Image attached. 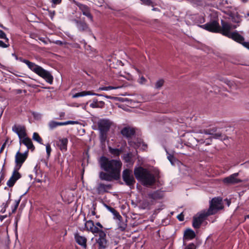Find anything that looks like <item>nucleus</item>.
<instances>
[{"mask_svg": "<svg viewBox=\"0 0 249 249\" xmlns=\"http://www.w3.org/2000/svg\"><path fill=\"white\" fill-rule=\"evenodd\" d=\"M99 163L102 169L114 175L115 179L119 178L121 167V163L119 160H109L106 157L102 156L100 158Z\"/></svg>", "mask_w": 249, "mask_h": 249, "instance_id": "f257e3e1", "label": "nucleus"}, {"mask_svg": "<svg viewBox=\"0 0 249 249\" xmlns=\"http://www.w3.org/2000/svg\"><path fill=\"white\" fill-rule=\"evenodd\" d=\"M17 60L25 63L31 71L42 77L49 84L51 85L53 84V77L50 71L44 69L42 67L36 65L35 63L23 59L21 57H18Z\"/></svg>", "mask_w": 249, "mask_h": 249, "instance_id": "f03ea898", "label": "nucleus"}, {"mask_svg": "<svg viewBox=\"0 0 249 249\" xmlns=\"http://www.w3.org/2000/svg\"><path fill=\"white\" fill-rule=\"evenodd\" d=\"M134 174L136 179L144 186H151L156 182L154 175L150 171L142 167L135 168Z\"/></svg>", "mask_w": 249, "mask_h": 249, "instance_id": "7ed1b4c3", "label": "nucleus"}, {"mask_svg": "<svg viewBox=\"0 0 249 249\" xmlns=\"http://www.w3.org/2000/svg\"><path fill=\"white\" fill-rule=\"evenodd\" d=\"M111 124V122L108 119H103L98 122L97 124L100 131V140L101 142H105L107 139V132Z\"/></svg>", "mask_w": 249, "mask_h": 249, "instance_id": "20e7f679", "label": "nucleus"}, {"mask_svg": "<svg viewBox=\"0 0 249 249\" xmlns=\"http://www.w3.org/2000/svg\"><path fill=\"white\" fill-rule=\"evenodd\" d=\"M223 208L222 199L220 197L213 198L210 202L208 209L205 210L210 215L216 213L218 210Z\"/></svg>", "mask_w": 249, "mask_h": 249, "instance_id": "39448f33", "label": "nucleus"}, {"mask_svg": "<svg viewBox=\"0 0 249 249\" xmlns=\"http://www.w3.org/2000/svg\"><path fill=\"white\" fill-rule=\"evenodd\" d=\"M209 136H211L213 139H219L221 141L225 140L226 136L221 133H215V131L213 129H206L204 130L203 132H201L200 135L198 136L197 138H194L193 139L197 141V139H204L207 138Z\"/></svg>", "mask_w": 249, "mask_h": 249, "instance_id": "423d86ee", "label": "nucleus"}, {"mask_svg": "<svg viewBox=\"0 0 249 249\" xmlns=\"http://www.w3.org/2000/svg\"><path fill=\"white\" fill-rule=\"evenodd\" d=\"M210 215L205 211L203 210L194 216L193 219V227L195 229H198L202 222L206 219L207 217Z\"/></svg>", "mask_w": 249, "mask_h": 249, "instance_id": "0eeeda50", "label": "nucleus"}, {"mask_svg": "<svg viewBox=\"0 0 249 249\" xmlns=\"http://www.w3.org/2000/svg\"><path fill=\"white\" fill-rule=\"evenodd\" d=\"M123 179L125 184L132 188L134 186L135 180L133 177L132 171L129 169H125L123 172Z\"/></svg>", "mask_w": 249, "mask_h": 249, "instance_id": "6e6552de", "label": "nucleus"}, {"mask_svg": "<svg viewBox=\"0 0 249 249\" xmlns=\"http://www.w3.org/2000/svg\"><path fill=\"white\" fill-rule=\"evenodd\" d=\"M199 27L207 31L214 33H218L220 30V26L216 20L211 21L205 24L200 25Z\"/></svg>", "mask_w": 249, "mask_h": 249, "instance_id": "1a4fd4ad", "label": "nucleus"}, {"mask_svg": "<svg viewBox=\"0 0 249 249\" xmlns=\"http://www.w3.org/2000/svg\"><path fill=\"white\" fill-rule=\"evenodd\" d=\"M28 152V150L23 153H20L19 151L17 152L15 156L16 165L14 168L19 170L27 158Z\"/></svg>", "mask_w": 249, "mask_h": 249, "instance_id": "9d476101", "label": "nucleus"}, {"mask_svg": "<svg viewBox=\"0 0 249 249\" xmlns=\"http://www.w3.org/2000/svg\"><path fill=\"white\" fill-rule=\"evenodd\" d=\"M228 37L241 44L244 47L249 50V41H244V37L240 35L237 31L232 32Z\"/></svg>", "mask_w": 249, "mask_h": 249, "instance_id": "9b49d317", "label": "nucleus"}, {"mask_svg": "<svg viewBox=\"0 0 249 249\" xmlns=\"http://www.w3.org/2000/svg\"><path fill=\"white\" fill-rule=\"evenodd\" d=\"M222 28L220 27V30L218 33H221L225 36L229 37L230 35L232 33L231 31L232 28H236L237 26H233L232 27L231 25L223 20H221Z\"/></svg>", "mask_w": 249, "mask_h": 249, "instance_id": "f8f14e48", "label": "nucleus"}, {"mask_svg": "<svg viewBox=\"0 0 249 249\" xmlns=\"http://www.w3.org/2000/svg\"><path fill=\"white\" fill-rule=\"evenodd\" d=\"M76 5L81 11L83 15L87 17L91 21H93V16L90 13V8L89 6L79 2L76 3Z\"/></svg>", "mask_w": 249, "mask_h": 249, "instance_id": "ddd939ff", "label": "nucleus"}, {"mask_svg": "<svg viewBox=\"0 0 249 249\" xmlns=\"http://www.w3.org/2000/svg\"><path fill=\"white\" fill-rule=\"evenodd\" d=\"M239 176V173H235L231 174L230 176L224 178L223 180L225 184H234L242 182L240 179L237 178L236 177Z\"/></svg>", "mask_w": 249, "mask_h": 249, "instance_id": "4468645a", "label": "nucleus"}, {"mask_svg": "<svg viewBox=\"0 0 249 249\" xmlns=\"http://www.w3.org/2000/svg\"><path fill=\"white\" fill-rule=\"evenodd\" d=\"M18 170L16 168L14 169L11 177L7 182V185L9 187H13L16 182L21 177V175L18 172Z\"/></svg>", "mask_w": 249, "mask_h": 249, "instance_id": "2eb2a0df", "label": "nucleus"}, {"mask_svg": "<svg viewBox=\"0 0 249 249\" xmlns=\"http://www.w3.org/2000/svg\"><path fill=\"white\" fill-rule=\"evenodd\" d=\"M99 233V238L97 240V242L99 244L100 248L105 249L107 246V241L106 240V233L101 230Z\"/></svg>", "mask_w": 249, "mask_h": 249, "instance_id": "dca6fc26", "label": "nucleus"}, {"mask_svg": "<svg viewBox=\"0 0 249 249\" xmlns=\"http://www.w3.org/2000/svg\"><path fill=\"white\" fill-rule=\"evenodd\" d=\"M112 185L110 184H104L103 183H99L96 187V191L98 194H103L105 193L108 192V190L111 189Z\"/></svg>", "mask_w": 249, "mask_h": 249, "instance_id": "f3484780", "label": "nucleus"}, {"mask_svg": "<svg viewBox=\"0 0 249 249\" xmlns=\"http://www.w3.org/2000/svg\"><path fill=\"white\" fill-rule=\"evenodd\" d=\"M74 236L76 242L84 249H86L87 247V238L85 236L80 235L78 232L74 233Z\"/></svg>", "mask_w": 249, "mask_h": 249, "instance_id": "a211bd4d", "label": "nucleus"}, {"mask_svg": "<svg viewBox=\"0 0 249 249\" xmlns=\"http://www.w3.org/2000/svg\"><path fill=\"white\" fill-rule=\"evenodd\" d=\"M85 227L88 231L92 233H98L101 231L94 225V222L91 220L85 222Z\"/></svg>", "mask_w": 249, "mask_h": 249, "instance_id": "6ab92c4d", "label": "nucleus"}, {"mask_svg": "<svg viewBox=\"0 0 249 249\" xmlns=\"http://www.w3.org/2000/svg\"><path fill=\"white\" fill-rule=\"evenodd\" d=\"M128 143L130 146H133L135 148H140L142 150H145L147 148V145L141 140H137L136 141H128Z\"/></svg>", "mask_w": 249, "mask_h": 249, "instance_id": "aec40b11", "label": "nucleus"}, {"mask_svg": "<svg viewBox=\"0 0 249 249\" xmlns=\"http://www.w3.org/2000/svg\"><path fill=\"white\" fill-rule=\"evenodd\" d=\"M12 130L18 135L19 139L25 135V128L23 126L15 124L12 127Z\"/></svg>", "mask_w": 249, "mask_h": 249, "instance_id": "412c9836", "label": "nucleus"}, {"mask_svg": "<svg viewBox=\"0 0 249 249\" xmlns=\"http://www.w3.org/2000/svg\"><path fill=\"white\" fill-rule=\"evenodd\" d=\"M86 95H95L97 96H103L102 94L94 93L91 91H83L75 93L72 95V98H76L79 97H83Z\"/></svg>", "mask_w": 249, "mask_h": 249, "instance_id": "4be33fe9", "label": "nucleus"}, {"mask_svg": "<svg viewBox=\"0 0 249 249\" xmlns=\"http://www.w3.org/2000/svg\"><path fill=\"white\" fill-rule=\"evenodd\" d=\"M68 143V139L67 138H63L59 140L57 145L62 152H65L67 150Z\"/></svg>", "mask_w": 249, "mask_h": 249, "instance_id": "5701e85b", "label": "nucleus"}, {"mask_svg": "<svg viewBox=\"0 0 249 249\" xmlns=\"http://www.w3.org/2000/svg\"><path fill=\"white\" fill-rule=\"evenodd\" d=\"M195 236L196 233L195 231L190 229H188L184 232L183 240L184 241L192 240Z\"/></svg>", "mask_w": 249, "mask_h": 249, "instance_id": "b1692460", "label": "nucleus"}, {"mask_svg": "<svg viewBox=\"0 0 249 249\" xmlns=\"http://www.w3.org/2000/svg\"><path fill=\"white\" fill-rule=\"evenodd\" d=\"M99 178L102 180L111 181L113 179H115L114 175L110 173H106L103 172H100L99 173Z\"/></svg>", "mask_w": 249, "mask_h": 249, "instance_id": "393cba45", "label": "nucleus"}, {"mask_svg": "<svg viewBox=\"0 0 249 249\" xmlns=\"http://www.w3.org/2000/svg\"><path fill=\"white\" fill-rule=\"evenodd\" d=\"M135 131L133 129L129 127H124L121 130V134L124 137L129 138L135 134Z\"/></svg>", "mask_w": 249, "mask_h": 249, "instance_id": "a878e982", "label": "nucleus"}, {"mask_svg": "<svg viewBox=\"0 0 249 249\" xmlns=\"http://www.w3.org/2000/svg\"><path fill=\"white\" fill-rule=\"evenodd\" d=\"M217 7L219 9L225 12V10L230 6L227 0H218L217 1Z\"/></svg>", "mask_w": 249, "mask_h": 249, "instance_id": "bb28decb", "label": "nucleus"}, {"mask_svg": "<svg viewBox=\"0 0 249 249\" xmlns=\"http://www.w3.org/2000/svg\"><path fill=\"white\" fill-rule=\"evenodd\" d=\"M191 19H192L196 24H201L205 22L204 17L203 15H193L191 17Z\"/></svg>", "mask_w": 249, "mask_h": 249, "instance_id": "cd10ccee", "label": "nucleus"}, {"mask_svg": "<svg viewBox=\"0 0 249 249\" xmlns=\"http://www.w3.org/2000/svg\"><path fill=\"white\" fill-rule=\"evenodd\" d=\"M105 207L109 211L110 213H111L113 215V218L117 220H120L123 219L121 215L119 214V213L113 208L108 206L107 204H105Z\"/></svg>", "mask_w": 249, "mask_h": 249, "instance_id": "c85d7f7f", "label": "nucleus"}, {"mask_svg": "<svg viewBox=\"0 0 249 249\" xmlns=\"http://www.w3.org/2000/svg\"><path fill=\"white\" fill-rule=\"evenodd\" d=\"M22 142L26 146L28 149H31L32 150H34L35 147L30 138L24 137L22 141Z\"/></svg>", "mask_w": 249, "mask_h": 249, "instance_id": "c756f323", "label": "nucleus"}, {"mask_svg": "<svg viewBox=\"0 0 249 249\" xmlns=\"http://www.w3.org/2000/svg\"><path fill=\"white\" fill-rule=\"evenodd\" d=\"M77 28L80 32L90 31L88 25L84 21H81L78 24Z\"/></svg>", "mask_w": 249, "mask_h": 249, "instance_id": "7c9ffc66", "label": "nucleus"}, {"mask_svg": "<svg viewBox=\"0 0 249 249\" xmlns=\"http://www.w3.org/2000/svg\"><path fill=\"white\" fill-rule=\"evenodd\" d=\"M105 103L103 101H98V100L97 99H94L93 100L92 103H91L89 106L90 107L94 108H98V107H102L104 105Z\"/></svg>", "mask_w": 249, "mask_h": 249, "instance_id": "2f4dec72", "label": "nucleus"}, {"mask_svg": "<svg viewBox=\"0 0 249 249\" xmlns=\"http://www.w3.org/2000/svg\"><path fill=\"white\" fill-rule=\"evenodd\" d=\"M230 17L233 22L238 23L242 21V17L238 13L231 14Z\"/></svg>", "mask_w": 249, "mask_h": 249, "instance_id": "473e14b6", "label": "nucleus"}, {"mask_svg": "<svg viewBox=\"0 0 249 249\" xmlns=\"http://www.w3.org/2000/svg\"><path fill=\"white\" fill-rule=\"evenodd\" d=\"M61 125H63L62 122H57L53 120L50 121L48 123L49 129L51 130L54 129L58 126Z\"/></svg>", "mask_w": 249, "mask_h": 249, "instance_id": "72a5a7b5", "label": "nucleus"}, {"mask_svg": "<svg viewBox=\"0 0 249 249\" xmlns=\"http://www.w3.org/2000/svg\"><path fill=\"white\" fill-rule=\"evenodd\" d=\"M213 139L211 136H209L207 138L204 139H197V142L200 144L205 143L206 145H209L211 144L212 140Z\"/></svg>", "mask_w": 249, "mask_h": 249, "instance_id": "f704fd0d", "label": "nucleus"}, {"mask_svg": "<svg viewBox=\"0 0 249 249\" xmlns=\"http://www.w3.org/2000/svg\"><path fill=\"white\" fill-rule=\"evenodd\" d=\"M21 196H20L18 199L15 200L13 205L11 206L12 212L11 213H14L17 210L19 204L21 200ZM11 213H10V214Z\"/></svg>", "mask_w": 249, "mask_h": 249, "instance_id": "c9c22d12", "label": "nucleus"}, {"mask_svg": "<svg viewBox=\"0 0 249 249\" xmlns=\"http://www.w3.org/2000/svg\"><path fill=\"white\" fill-rule=\"evenodd\" d=\"M118 220L119 229L121 231H124L127 226V224H126V222L123 221L122 219H120V220Z\"/></svg>", "mask_w": 249, "mask_h": 249, "instance_id": "e433bc0d", "label": "nucleus"}, {"mask_svg": "<svg viewBox=\"0 0 249 249\" xmlns=\"http://www.w3.org/2000/svg\"><path fill=\"white\" fill-rule=\"evenodd\" d=\"M33 139L37 142H38L39 143L43 144L42 143V138L39 136L38 133L36 132H34L33 135Z\"/></svg>", "mask_w": 249, "mask_h": 249, "instance_id": "4c0bfd02", "label": "nucleus"}, {"mask_svg": "<svg viewBox=\"0 0 249 249\" xmlns=\"http://www.w3.org/2000/svg\"><path fill=\"white\" fill-rule=\"evenodd\" d=\"M109 151L113 155L119 156L121 152V150L117 148H112L109 147Z\"/></svg>", "mask_w": 249, "mask_h": 249, "instance_id": "58836bf2", "label": "nucleus"}, {"mask_svg": "<svg viewBox=\"0 0 249 249\" xmlns=\"http://www.w3.org/2000/svg\"><path fill=\"white\" fill-rule=\"evenodd\" d=\"M164 83V81L162 79H159L156 81L155 85V88L156 89H160L162 87Z\"/></svg>", "mask_w": 249, "mask_h": 249, "instance_id": "ea45409f", "label": "nucleus"}, {"mask_svg": "<svg viewBox=\"0 0 249 249\" xmlns=\"http://www.w3.org/2000/svg\"><path fill=\"white\" fill-rule=\"evenodd\" d=\"M119 87H113V86H107V87H100L98 89V90H109L111 89H119Z\"/></svg>", "mask_w": 249, "mask_h": 249, "instance_id": "a19ab883", "label": "nucleus"}, {"mask_svg": "<svg viewBox=\"0 0 249 249\" xmlns=\"http://www.w3.org/2000/svg\"><path fill=\"white\" fill-rule=\"evenodd\" d=\"M123 159L126 162H130L132 159V154L130 153L124 154Z\"/></svg>", "mask_w": 249, "mask_h": 249, "instance_id": "79ce46f5", "label": "nucleus"}, {"mask_svg": "<svg viewBox=\"0 0 249 249\" xmlns=\"http://www.w3.org/2000/svg\"><path fill=\"white\" fill-rule=\"evenodd\" d=\"M10 194L9 193V197H8V199L6 201V202H3L2 205H1V208H4V209H6L9 206V204L10 203V202L11 201V199H10Z\"/></svg>", "mask_w": 249, "mask_h": 249, "instance_id": "37998d69", "label": "nucleus"}, {"mask_svg": "<svg viewBox=\"0 0 249 249\" xmlns=\"http://www.w3.org/2000/svg\"><path fill=\"white\" fill-rule=\"evenodd\" d=\"M46 146V151L47 155L48 158L50 156L51 153L52 151V148L51 145L49 143H47L45 145Z\"/></svg>", "mask_w": 249, "mask_h": 249, "instance_id": "c03bdc74", "label": "nucleus"}, {"mask_svg": "<svg viewBox=\"0 0 249 249\" xmlns=\"http://www.w3.org/2000/svg\"><path fill=\"white\" fill-rule=\"evenodd\" d=\"M95 210V205L94 204H93L92 207L91 208L90 211H89L88 215H89L90 216L95 215L96 214Z\"/></svg>", "mask_w": 249, "mask_h": 249, "instance_id": "a18cd8bd", "label": "nucleus"}, {"mask_svg": "<svg viewBox=\"0 0 249 249\" xmlns=\"http://www.w3.org/2000/svg\"><path fill=\"white\" fill-rule=\"evenodd\" d=\"M0 38L4 39L7 42L9 41V39L7 37L6 34L1 30H0Z\"/></svg>", "mask_w": 249, "mask_h": 249, "instance_id": "49530a36", "label": "nucleus"}, {"mask_svg": "<svg viewBox=\"0 0 249 249\" xmlns=\"http://www.w3.org/2000/svg\"><path fill=\"white\" fill-rule=\"evenodd\" d=\"M50 2L52 3L53 7H54L56 5L60 4L62 0H49Z\"/></svg>", "mask_w": 249, "mask_h": 249, "instance_id": "de8ad7c7", "label": "nucleus"}, {"mask_svg": "<svg viewBox=\"0 0 249 249\" xmlns=\"http://www.w3.org/2000/svg\"><path fill=\"white\" fill-rule=\"evenodd\" d=\"M9 46L10 44L9 41L7 42L5 41V42H3V41L0 40V47L2 48H6L8 47Z\"/></svg>", "mask_w": 249, "mask_h": 249, "instance_id": "09e8293b", "label": "nucleus"}, {"mask_svg": "<svg viewBox=\"0 0 249 249\" xmlns=\"http://www.w3.org/2000/svg\"><path fill=\"white\" fill-rule=\"evenodd\" d=\"M142 2V4L150 6L153 5V2L151 0H140Z\"/></svg>", "mask_w": 249, "mask_h": 249, "instance_id": "8fccbe9b", "label": "nucleus"}, {"mask_svg": "<svg viewBox=\"0 0 249 249\" xmlns=\"http://www.w3.org/2000/svg\"><path fill=\"white\" fill-rule=\"evenodd\" d=\"M159 193L157 191H156L153 193H150L148 194V196L153 199H157L158 197V195Z\"/></svg>", "mask_w": 249, "mask_h": 249, "instance_id": "3c124183", "label": "nucleus"}, {"mask_svg": "<svg viewBox=\"0 0 249 249\" xmlns=\"http://www.w3.org/2000/svg\"><path fill=\"white\" fill-rule=\"evenodd\" d=\"M184 249H196V246L194 243H192L186 246Z\"/></svg>", "mask_w": 249, "mask_h": 249, "instance_id": "603ef678", "label": "nucleus"}, {"mask_svg": "<svg viewBox=\"0 0 249 249\" xmlns=\"http://www.w3.org/2000/svg\"><path fill=\"white\" fill-rule=\"evenodd\" d=\"M168 159L170 161L172 164H174V161L176 160V159L173 155H169L167 157Z\"/></svg>", "mask_w": 249, "mask_h": 249, "instance_id": "864d4df0", "label": "nucleus"}, {"mask_svg": "<svg viewBox=\"0 0 249 249\" xmlns=\"http://www.w3.org/2000/svg\"><path fill=\"white\" fill-rule=\"evenodd\" d=\"M76 124V122L73 121H68L66 122H62L63 125H66L70 124Z\"/></svg>", "mask_w": 249, "mask_h": 249, "instance_id": "5fc2aeb1", "label": "nucleus"}, {"mask_svg": "<svg viewBox=\"0 0 249 249\" xmlns=\"http://www.w3.org/2000/svg\"><path fill=\"white\" fill-rule=\"evenodd\" d=\"M177 218L179 221H183L184 220V215L181 213L177 216Z\"/></svg>", "mask_w": 249, "mask_h": 249, "instance_id": "6e6d98bb", "label": "nucleus"}, {"mask_svg": "<svg viewBox=\"0 0 249 249\" xmlns=\"http://www.w3.org/2000/svg\"><path fill=\"white\" fill-rule=\"evenodd\" d=\"M146 81V80L143 76H142L139 80V83L141 84L145 83Z\"/></svg>", "mask_w": 249, "mask_h": 249, "instance_id": "4d7b16f0", "label": "nucleus"}, {"mask_svg": "<svg viewBox=\"0 0 249 249\" xmlns=\"http://www.w3.org/2000/svg\"><path fill=\"white\" fill-rule=\"evenodd\" d=\"M54 15H55V11H49V17L51 18L52 19L53 18V17H54Z\"/></svg>", "mask_w": 249, "mask_h": 249, "instance_id": "13d9d810", "label": "nucleus"}, {"mask_svg": "<svg viewBox=\"0 0 249 249\" xmlns=\"http://www.w3.org/2000/svg\"><path fill=\"white\" fill-rule=\"evenodd\" d=\"M39 40L42 42H43L45 44H47L48 43V40L45 39L44 38L41 37L39 38Z\"/></svg>", "mask_w": 249, "mask_h": 249, "instance_id": "bf43d9fd", "label": "nucleus"}, {"mask_svg": "<svg viewBox=\"0 0 249 249\" xmlns=\"http://www.w3.org/2000/svg\"><path fill=\"white\" fill-rule=\"evenodd\" d=\"M56 44L59 45H62L63 44V43L60 41V40H56L54 42Z\"/></svg>", "mask_w": 249, "mask_h": 249, "instance_id": "052dcab7", "label": "nucleus"}, {"mask_svg": "<svg viewBox=\"0 0 249 249\" xmlns=\"http://www.w3.org/2000/svg\"><path fill=\"white\" fill-rule=\"evenodd\" d=\"M7 217V215H0V221H2Z\"/></svg>", "mask_w": 249, "mask_h": 249, "instance_id": "680f3d73", "label": "nucleus"}, {"mask_svg": "<svg viewBox=\"0 0 249 249\" xmlns=\"http://www.w3.org/2000/svg\"><path fill=\"white\" fill-rule=\"evenodd\" d=\"M73 21L75 22L76 24V27L78 26V24H79V23L81 22L80 20H78L77 19H74Z\"/></svg>", "mask_w": 249, "mask_h": 249, "instance_id": "e2e57ef3", "label": "nucleus"}, {"mask_svg": "<svg viewBox=\"0 0 249 249\" xmlns=\"http://www.w3.org/2000/svg\"><path fill=\"white\" fill-rule=\"evenodd\" d=\"M244 17L247 20H249V12L246 14L244 15Z\"/></svg>", "mask_w": 249, "mask_h": 249, "instance_id": "0e129e2a", "label": "nucleus"}, {"mask_svg": "<svg viewBox=\"0 0 249 249\" xmlns=\"http://www.w3.org/2000/svg\"><path fill=\"white\" fill-rule=\"evenodd\" d=\"M96 226L99 227L100 228H101V229L103 228V226L100 222L96 223Z\"/></svg>", "mask_w": 249, "mask_h": 249, "instance_id": "69168bd1", "label": "nucleus"}, {"mask_svg": "<svg viewBox=\"0 0 249 249\" xmlns=\"http://www.w3.org/2000/svg\"><path fill=\"white\" fill-rule=\"evenodd\" d=\"M1 210H0V213H5L6 212V210L5 209H4V208H1Z\"/></svg>", "mask_w": 249, "mask_h": 249, "instance_id": "338daca9", "label": "nucleus"}, {"mask_svg": "<svg viewBox=\"0 0 249 249\" xmlns=\"http://www.w3.org/2000/svg\"><path fill=\"white\" fill-rule=\"evenodd\" d=\"M12 56H13L16 60H17V59H18V56L15 54V53H12Z\"/></svg>", "mask_w": 249, "mask_h": 249, "instance_id": "774afa93", "label": "nucleus"}]
</instances>
